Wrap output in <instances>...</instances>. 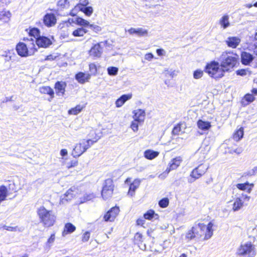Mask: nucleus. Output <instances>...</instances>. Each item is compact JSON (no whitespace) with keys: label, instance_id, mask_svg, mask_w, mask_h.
Masks as SVG:
<instances>
[{"label":"nucleus","instance_id":"4","mask_svg":"<svg viewBox=\"0 0 257 257\" xmlns=\"http://www.w3.org/2000/svg\"><path fill=\"white\" fill-rule=\"evenodd\" d=\"M220 67V64L218 62L213 61L206 65L205 71L215 79L220 78L224 75V73Z\"/></svg>","mask_w":257,"mask_h":257},{"label":"nucleus","instance_id":"32","mask_svg":"<svg viewBox=\"0 0 257 257\" xmlns=\"http://www.w3.org/2000/svg\"><path fill=\"white\" fill-rule=\"evenodd\" d=\"M95 197V195L93 193L85 194L83 197L79 198V204H82L88 201L91 200Z\"/></svg>","mask_w":257,"mask_h":257},{"label":"nucleus","instance_id":"21","mask_svg":"<svg viewBox=\"0 0 257 257\" xmlns=\"http://www.w3.org/2000/svg\"><path fill=\"white\" fill-rule=\"evenodd\" d=\"M229 17L228 15H224L219 20L218 23L223 29H226L230 25L229 22Z\"/></svg>","mask_w":257,"mask_h":257},{"label":"nucleus","instance_id":"24","mask_svg":"<svg viewBox=\"0 0 257 257\" xmlns=\"http://www.w3.org/2000/svg\"><path fill=\"white\" fill-rule=\"evenodd\" d=\"M40 92L42 94H47L50 95V98L49 101H50L54 96V92L53 90L49 86H43L40 88Z\"/></svg>","mask_w":257,"mask_h":257},{"label":"nucleus","instance_id":"27","mask_svg":"<svg viewBox=\"0 0 257 257\" xmlns=\"http://www.w3.org/2000/svg\"><path fill=\"white\" fill-rule=\"evenodd\" d=\"M76 227L71 223H67L65 225L64 230L62 232V235L65 236L68 233H71L74 231Z\"/></svg>","mask_w":257,"mask_h":257},{"label":"nucleus","instance_id":"29","mask_svg":"<svg viewBox=\"0 0 257 257\" xmlns=\"http://www.w3.org/2000/svg\"><path fill=\"white\" fill-rule=\"evenodd\" d=\"M113 189H107L106 187H103L101 191L102 198L106 200L110 198L113 194Z\"/></svg>","mask_w":257,"mask_h":257},{"label":"nucleus","instance_id":"62","mask_svg":"<svg viewBox=\"0 0 257 257\" xmlns=\"http://www.w3.org/2000/svg\"><path fill=\"white\" fill-rule=\"evenodd\" d=\"M153 7L157 9V10L156 11V12H152L153 14H154L155 15L159 14L160 13V11L162 10H159V8L161 7L160 5H157L153 6Z\"/></svg>","mask_w":257,"mask_h":257},{"label":"nucleus","instance_id":"30","mask_svg":"<svg viewBox=\"0 0 257 257\" xmlns=\"http://www.w3.org/2000/svg\"><path fill=\"white\" fill-rule=\"evenodd\" d=\"M144 217L146 219L151 220L153 218L158 219L159 215L155 213L153 210H149L144 214Z\"/></svg>","mask_w":257,"mask_h":257},{"label":"nucleus","instance_id":"48","mask_svg":"<svg viewBox=\"0 0 257 257\" xmlns=\"http://www.w3.org/2000/svg\"><path fill=\"white\" fill-rule=\"evenodd\" d=\"M244 98L246 101H247L249 103L253 101L255 99L254 96L252 94L249 93L246 94L244 96Z\"/></svg>","mask_w":257,"mask_h":257},{"label":"nucleus","instance_id":"54","mask_svg":"<svg viewBox=\"0 0 257 257\" xmlns=\"http://www.w3.org/2000/svg\"><path fill=\"white\" fill-rule=\"evenodd\" d=\"M256 173H257V167H255L252 169L248 171L246 173V174L248 176H251L255 175Z\"/></svg>","mask_w":257,"mask_h":257},{"label":"nucleus","instance_id":"26","mask_svg":"<svg viewBox=\"0 0 257 257\" xmlns=\"http://www.w3.org/2000/svg\"><path fill=\"white\" fill-rule=\"evenodd\" d=\"M11 17V13L4 9L0 8V20L3 22H7L9 21Z\"/></svg>","mask_w":257,"mask_h":257},{"label":"nucleus","instance_id":"43","mask_svg":"<svg viewBox=\"0 0 257 257\" xmlns=\"http://www.w3.org/2000/svg\"><path fill=\"white\" fill-rule=\"evenodd\" d=\"M203 75V71L197 69L195 70L193 73V77L196 79H199L202 77Z\"/></svg>","mask_w":257,"mask_h":257},{"label":"nucleus","instance_id":"12","mask_svg":"<svg viewBox=\"0 0 257 257\" xmlns=\"http://www.w3.org/2000/svg\"><path fill=\"white\" fill-rule=\"evenodd\" d=\"M36 43L39 47L47 48L52 44L50 38L44 36L37 38Z\"/></svg>","mask_w":257,"mask_h":257},{"label":"nucleus","instance_id":"53","mask_svg":"<svg viewBox=\"0 0 257 257\" xmlns=\"http://www.w3.org/2000/svg\"><path fill=\"white\" fill-rule=\"evenodd\" d=\"M137 122L136 121H133L131 125V127L135 132H137L138 130V124Z\"/></svg>","mask_w":257,"mask_h":257},{"label":"nucleus","instance_id":"7","mask_svg":"<svg viewBox=\"0 0 257 257\" xmlns=\"http://www.w3.org/2000/svg\"><path fill=\"white\" fill-rule=\"evenodd\" d=\"M90 140H87V141L83 140L79 143L77 144L72 153L73 156L76 158L83 154V153L90 147Z\"/></svg>","mask_w":257,"mask_h":257},{"label":"nucleus","instance_id":"41","mask_svg":"<svg viewBox=\"0 0 257 257\" xmlns=\"http://www.w3.org/2000/svg\"><path fill=\"white\" fill-rule=\"evenodd\" d=\"M169 203V200L168 198H164L159 202V205L161 208L167 207Z\"/></svg>","mask_w":257,"mask_h":257},{"label":"nucleus","instance_id":"38","mask_svg":"<svg viewBox=\"0 0 257 257\" xmlns=\"http://www.w3.org/2000/svg\"><path fill=\"white\" fill-rule=\"evenodd\" d=\"M40 33V30L38 28H32L30 30V33H29L30 35L31 36H33L36 39V40H37V38L41 36Z\"/></svg>","mask_w":257,"mask_h":257},{"label":"nucleus","instance_id":"44","mask_svg":"<svg viewBox=\"0 0 257 257\" xmlns=\"http://www.w3.org/2000/svg\"><path fill=\"white\" fill-rule=\"evenodd\" d=\"M182 132L181 124H178L176 126H175L172 131V134L174 135H178L180 134V133Z\"/></svg>","mask_w":257,"mask_h":257},{"label":"nucleus","instance_id":"2","mask_svg":"<svg viewBox=\"0 0 257 257\" xmlns=\"http://www.w3.org/2000/svg\"><path fill=\"white\" fill-rule=\"evenodd\" d=\"M213 224L210 222L206 226L204 223H199L192 227L194 233L195 234L196 239L201 238L204 235L203 240H207L211 238L213 235L212 227Z\"/></svg>","mask_w":257,"mask_h":257},{"label":"nucleus","instance_id":"39","mask_svg":"<svg viewBox=\"0 0 257 257\" xmlns=\"http://www.w3.org/2000/svg\"><path fill=\"white\" fill-rule=\"evenodd\" d=\"M76 21L78 25L84 27H88L89 24V23L87 21L80 17L77 18Z\"/></svg>","mask_w":257,"mask_h":257},{"label":"nucleus","instance_id":"8","mask_svg":"<svg viewBox=\"0 0 257 257\" xmlns=\"http://www.w3.org/2000/svg\"><path fill=\"white\" fill-rule=\"evenodd\" d=\"M182 161V158L180 156L173 159L170 162L166 171L163 174H160L159 177L161 179L165 178L171 171L176 169L180 165Z\"/></svg>","mask_w":257,"mask_h":257},{"label":"nucleus","instance_id":"28","mask_svg":"<svg viewBox=\"0 0 257 257\" xmlns=\"http://www.w3.org/2000/svg\"><path fill=\"white\" fill-rule=\"evenodd\" d=\"M159 153L158 152L148 150L144 152L145 157L149 160H152L159 155Z\"/></svg>","mask_w":257,"mask_h":257},{"label":"nucleus","instance_id":"6","mask_svg":"<svg viewBox=\"0 0 257 257\" xmlns=\"http://www.w3.org/2000/svg\"><path fill=\"white\" fill-rule=\"evenodd\" d=\"M208 167L203 164H200L195 168L191 172L188 181L190 183L194 182L197 179L202 177L206 172Z\"/></svg>","mask_w":257,"mask_h":257},{"label":"nucleus","instance_id":"13","mask_svg":"<svg viewBox=\"0 0 257 257\" xmlns=\"http://www.w3.org/2000/svg\"><path fill=\"white\" fill-rule=\"evenodd\" d=\"M77 189L75 187L70 188L64 195L61 197L60 201V204H64L65 202L71 200L74 196V192L76 191Z\"/></svg>","mask_w":257,"mask_h":257},{"label":"nucleus","instance_id":"22","mask_svg":"<svg viewBox=\"0 0 257 257\" xmlns=\"http://www.w3.org/2000/svg\"><path fill=\"white\" fill-rule=\"evenodd\" d=\"M141 183V181L138 179H135L133 182L130 184L128 195L133 196L135 194L136 190L139 187Z\"/></svg>","mask_w":257,"mask_h":257},{"label":"nucleus","instance_id":"61","mask_svg":"<svg viewBox=\"0 0 257 257\" xmlns=\"http://www.w3.org/2000/svg\"><path fill=\"white\" fill-rule=\"evenodd\" d=\"M11 54V52L10 51H0V55L4 57H6L8 54Z\"/></svg>","mask_w":257,"mask_h":257},{"label":"nucleus","instance_id":"50","mask_svg":"<svg viewBox=\"0 0 257 257\" xmlns=\"http://www.w3.org/2000/svg\"><path fill=\"white\" fill-rule=\"evenodd\" d=\"M243 151V149L242 148H237L235 149H231L229 151V153L230 154H233V153H235L237 155L241 154Z\"/></svg>","mask_w":257,"mask_h":257},{"label":"nucleus","instance_id":"11","mask_svg":"<svg viewBox=\"0 0 257 257\" xmlns=\"http://www.w3.org/2000/svg\"><path fill=\"white\" fill-rule=\"evenodd\" d=\"M56 22V17L53 13H47L43 18L44 24L48 27L54 26Z\"/></svg>","mask_w":257,"mask_h":257},{"label":"nucleus","instance_id":"18","mask_svg":"<svg viewBox=\"0 0 257 257\" xmlns=\"http://www.w3.org/2000/svg\"><path fill=\"white\" fill-rule=\"evenodd\" d=\"M66 84L64 82L57 81L55 85V88L57 95L63 96L64 94Z\"/></svg>","mask_w":257,"mask_h":257},{"label":"nucleus","instance_id":"33","mask_svg":"<svg viewBox=\"0 0 257 257\" xmlns=\"http://www.w3.org/2000/svg\"><path fill=\"white\" fill-rule=\"evenodd\" d=\"M87 32V30L85 28H80L74 30L72 33V35L74 37H81L83 36Z\"/></svg>","mask_w":257,"mask_h":257},{"label":"nucleus","instance_id":"35","mask_svg":"<svg viewBox=\"0 0 257 257\" xmlns=\"http://www.w3.org/2000/svg\"><path fill=\"white\" fill-rule=\"evenodd\" d=\"M83 107L80 105H77L75 107L69 110L68 113L70 114L76 115L81 111Z\"/></svg>","mask_w":257,"mask_h":257},{"label":"nucleus","instance_id":"40","mask_svg":"<svg viewBox=\"0 0 257 257\" xmlns=\"http://www.w3.org/2000/svg\"><path fill=\"white\" fill-rule=\"evenodd\" d=\"M103 187H106V189H113L114 188V185L113 183V181L111 179H107L105 180Z\"/></svg>","mask_w":257,"mask_h":257},{"label":"nucleus","instance_id":"31","mask_svg":"<svg viewBox=\"0 0 257 257\" xmlns=\"http://www.w3.org/2000/svg\"><path fill=\"white\" fill-rule=\"evenodd\" d=\"M243 206V202L240 198H237L233 204L232 209L234 211H237L240 210Z\"/></svg>","mask_w":257,"mask_h":257},{"label":"nucleus","instance_id":"45","mask_svg":"<svg viewBox=\"0 0 257 257\" xmlns=\"http://www.w3.org/2000/svg\"><path fill=\"white\" fill-rule=\"evenodd\" d=\"M90 75H95L97 73L96 66L94 63H91L89 65Z\"/></svg>","mask_w":257,"mask_h":257},{"label":"nucleus","instance_id":"55","mask_svg":"<svg viewBox=\"0 0 257 257\" xmlns=\"http://www.w3.org/2000/svg\"><path fill=\"white\" fill-rule=\"evenodd\" d=\"M3 228L4 229L7 230L8 231H15L17 230V227H13V226H8L6 225L3 226Z\"/></svg>","mask_w":257,"mask_h":257},{"label":"nucleus","instance_id":"49","mask_svg":"<svg viewBox=\"0 0 257 257\" xmlns=\"http://www.w3.org/2000/svg\"><path fill=\"white\" fill-rule=\"evenodd\" d=\"M186 237L189 239H196L195 234L194 233V231L193 230V228H192L190 230H189L186 234Z\"/></svg>","mask_w":257,"mask_h":257},{"label":"nucleus","instance_id":"14","mask_svg":"<svg viewBox=\"0 0 257 257\" xmlns=\"http://www.w3.org/2000/svg\"><path fill=\"white\" fill-rule=\"evenodd\" d=\"M254 56L247 52H242L241 54V62L244 65H249L254 59Z\"/></svg>","mask_w":257,"mask_h":257},{"label":"nucleus","instance_id":"1","mask_svg":"<svg viewBox=\"0 0 257 257\" xmlns=\"http://www.w3.org/2000/svg\"><path fill=\"white\" fill-rule=\"evenodd\" d=\"M238 56L230 52H224L221 55L219 61L224 73L229 71L238 62Z\"/></svg>","mask_w":257,"mask_h":257},{"label":"nucleus","instance_id":"56","mask_svg":"<svg viewBox=\"0 0 257 257\" xmlns=\"http://www.w3.org/2000/svg\"><path fill=\"white\" fill-rule=\"evenodd\" d=\"M156 53L159 56H164L166 54L165 51L163 49H157Z\"/></svg>","mask_w":257,"mask_h":257},{"label":"nucleus","instance_id":"25","mask_svg":"<svg viewBox=\"0 0 257 257\" xmlns=\"http://www.w3.org/2000/svg\"><path fill=\"white\" fill-rule=\"evenodd\" d=\"M198 127L202 131L208 130L211 126V123L209 121H204L199 119L197 122Z\"/></svg>","mask_w":257,"mask_h":257},{"label":"nucleus","instance_id":"23","mask_svg":"<svg viewBox=\"0 0 257 257\" xmlns=\"http://www.w3.org/2000/svg\"><path fill=\"white\" fill-rule=\"evenodd\" d=\"M128 32L130 34L132 35L136 34L139 36H144L148 34V31L142 28H139L137 29L131 28L128 30Z\"/></svg>","mask_w":257,"mask_h":257},{"label":"nucleus","instance_id":"36","mask_svg":"<svg viewBox=\"0 0 257 257\" xmlns=\"http://www.w3.org/2000/svg\"><path fill=\"white\" fill-rule=\"evenodd\" d=\"M89 4L88 0H79V3L75 7V9L79 10L81 8L86 7Z\"/></svg>","mask_w":257,"mask_h":257},{"label":"nucleus","instance_id":"60","mask_svg":"<svg viewBox=\"0 0 257 257\" xmlns=\"http://www.w3.org/2000/svg\"><path fill=\"white\" fill-rule=\"evenodd\" d=\"M145 219L144 218H139L137 220V224L138 225H143L145 224Z\"/></svg>","mask_w":257,"mask_h":257},{"label":"nucleus","instance_id":"58","mask_svg":"<svg viewBox=\"0 0 257 257\" xmlns=\"http://www.w3.org/2000/svg\"><path fill=\"white\" fill-rule=\"evenodd\" d=\"M154 58V55L152 53H149L146 54L145 56V59L148 61H151Z\"/></svg>","mask_w":257,"mask_h":257},{"label":"nucleus","instance_id":"34","mask_svg":"<svg viewBox=\"0 0 257 257\" xmlns=\"http://www.w3.org/2000/svg\"><path fill=\"white\" fill-rule=\"evenodd\" d=\"M243 136V128L240 127L233 135V139L235 141H239Z\"/></svg>","mask_w":257,"mask_h":257},{"label":"nucleus","instance_id":"52","mask_svg":"<svg viewBox=\"0 0 257 257\" xmlns=\"http://www.w3.org/2000/svg\"><path fill=\"white\" fill-rule=\"evenodd\" d=\"M90 238V232L89 231H86L83 235L82 241L83 242L87 241Z\"/></svg>","mask_w":257,"mask_h":257},{"label":"nucleus","instance_id":"15","mask_svg":"<svg viewBox=\"0 0 257 257\" xmlns=\"http://www.w3.org/2000/svg\"><path fill=\"white\" fill-rule=\"evenodd\" d=\"M16 50L18 54L22 57L28 56V50L26 45L24 43H19L17 45Z\"/></svg>","mask_w":257,"mask_h":257},{"label":"nucleus","instance_id":"10","mask_svg":"<svg viewBox=\"0 0 257 257\" xmlns=\"http://www.w3.org/2000/svg\"><path fill=\"white\" fill-rule=\"evenodd\" d=\"M119 211L118 207L115 206L111 208L104 216L105 221H112L114 220Z\"/></svg>","mask_w":257,"mask_h":257},{"label":"nucleus","instance_id":"17","mask_svg":"<svg viewBox=\"0 0 257 257\" xmlns=\"http://www.w3.org/2000/svg\"><path fill=\"white\" fill-rule=\"evenodd\" d=\"M91 75L89 73H85L83 72H79L75 75V79L80 83H84L85 82L88 81L90 79Z\"/></svg>","mask_w":257,"mask_h":257},{"label":"nucleus","instance_id":"9","mask_svg":"<svg viewBox=\"0 0 257 257\" xmlns=\"http://www.w3.org/2000/svg\"><path fill=\"white\" fill-rule=\"evenodd\" d=\"M107 41H106L104 42H100L95 44L90 49L89 54L90 56H92L95 58H99L101 56L102 53V47L101 44L105 45L107 43Z\"/></svg>","mask_w":257,"mask_h":257},{"label":"nucleus","instance_id":"19","mask_svg":"<svg viewBox=\"0 0 257 257\" xmlns=\"http://www.w3.org/2000/svg\"><path fill=\"white\" fill-rule=\"evenodd\" d=\"M134 118L138 122H143L145 116V112L144 110L139 109L134 111Z\"/></svg>","mask_w":257,"mask_h":257},{"label":"nucleus","instance_id":"16","mask_svg":"<svg viewBox=\"0 0 257 257\" xmlns=\"http://www.w3.org/2000/svg\"><path fill=\"white\" fill-rule=\"evenodd\" d=\"M240 41V39L237 37H229L225 41L227 46L232 48H236Z\"/></svg>","mask_w":257,"mask_h":257},{"label":"nucleus","instance_id":"5","mask_svg":"<svg viewBox=\"0 0 257 257\" xmlns=\"http://www.w3.org/2000/svg\"><path fill=\"white\" fill-rule=\"evenodd\" d=\"M237 253L244 257H254L256 254L254 246L247 242L240 245L237 249Z\"/></svg>","mask_w":257,"mask_h":257},{"label":"nucleus","instance_id":"20","mask_svg":"<svg viewBox=\"0 0 257 257\" xmlns=\"http://www.w3.org/2000/svg\"><path fill=\"white\" fill-rule=\"evenodd\" d=\"M132 94H123L115 101V105L117 107H121L127 100L131 99Z\"/></svg>","mask_w":257,"mask_h":257},{"label":"nucleus","instance_id":"59","mask_svg":"<svg viewBox=\"0 0 257 257\" xmlns=\"http://www.w3.org/2000/svg\"><path fill=\"white\" fill-rule=\"evenodd\" d=\"M78 164V162L76 160L72 161L70 163L68 164V168L73 167L76 166Z\"/></svg>","mask_w":257,"mask_h":257},{"label":"nucleus","instance_id":"3","mask_svg":"<svg viewBox=\"0 0 257 257\" xmlns=\"http://www.w3.org/2000/svg\"><path fill=\"white\" fill-rule=\"evenodd\" d=\"M40 221L47 227L54 225L56 216L52 211L47 210L44 206L40 207L37 211Z\"/></svg>","mask_w":257,"mask_h":257},{"label":"nucleus","instance_id":"63","mask_svg":"<svg viewBox=\"0 0 257 257\" xmlns=\"http://www.w3.org/2000/svg\"><path fill=\"white\" fill-rule=\"evenodd\" d=\"M56 58V56H54L52 55H49L46 57L45 60H54Z\"/></svg>","mask_w":257,"mask_h":257},{"label":"nucleus","instance_id":"51","mask_svg":"<svg viewBox=\"0 0 257 257\" xmlns=\"http://www.w3.org/2000/svg\"><path fill=\"white\" fill-rule=\"evenodd\" d=\"M248 183H245L243 184L240 183L237 184L236 187L239 190H245L246 189L247 187L248 186Z\"/></svg>","mask_w":257,"mask_h":257},{"label":"nucleus","instance_id":"64","mask_svg":"<svg viewBox=\"0 0 257 257\" xmlns=\"http://www.w3.org/2000/svg\"><path fill=\"white\" fill-rule=\"evenodd\" d=\"M55 239V235L54 234H52L49 238L48 239V243H51L54 242Z\"/></svg>","mask_w":257,"mask_h":257},{"label":"nucleus","instance_id":"37","mask_svg":"<svg viewBox=\"0 0 257 257\" xmlns=\"http://www.w3.org/2000/svg\"><path fill=\"white\" fill-rule=\"evenodd\" d=\"M79 10L83 12L87 16H90L93 13V9L91 7L86 6Z\"/></svg>","mask_w":257,"mask_h":257},{"label":"nucleus","instance_id":"46","mask_svg":"<svg viewBox=\"0 0 257 257\" xmlns=\"http://www.w3.org/2000/svg\"><path fill=\"white\" fill-rule=\"evenodd\" d=\"M88 27H89L92 31H93L94 32H95L96 33H98V32L101 31V27L96 25L89 24V26Z\"/></svg>","mask_w":257,"mask_h":257},{"label":"nucleus","instance_id":"57","mask_svg":"<svg viewBox=\"0 0 257 257\" xmlns=\"http://www.w3.org/2000/svg\"><path fill=\"white\" fill-rule=\"evenodd\" d=\"M236 74L240 76H245L246 75V71L245 69H240L236 71Z\"/></svg>","mask_w":257,"mask_h":257},{"label":"nucleus","instance_id":"42","mask_svg":"<svg viewBox=\"0 0 257 257\" xmlns=\"http://www.w3.org/2000/svg\"><path fill=\"white\" fill-rule=\"evenodd\" d=\"M118 69L115 67H109L107 68V72L109 75L115 76L118 73Z\"/></svg>","mask_w":257,"mask_h":257},{"label":"nucleus","instance_id":"47","mask_svg":"<svg viewBox=\"0 0 257 257\" xmlns=\"http://www.w3.org/2000/svg\"><path fill=\"white\" fill-rule=\"evenodd\" d=\"M69 4L68 0H59L57 3V5L61 8H65Z\"/></svg>","mask_w":257,"mask_h":257}]
</instances>
